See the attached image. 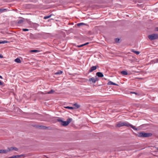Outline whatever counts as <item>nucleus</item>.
I'll return each mask as SVG.
<instances>
[{"label":"nucleus","instance_id":"1","mask_svg":"<svg viewBox=\"0 0 158 158\" xmlns=\"http://www.w3.org/2000/svg\"><path fill=\"white\" fill-rule=\"evenodd\" d=\"M123 126L131 127L134 130H137V129L136 128L135 126L126 122H119L116 125V127H118Z\"/></svg>","mask_w":158,"mask_h":158},{"label":"nucleus","instance_id":"2","mask_svg":"<svg viewBox=\"0 0 158 158\" xmlns=\"http://www.w3.org/2000/svg\"><path fill=\"white\" fill-rule=\"evenodd\" d=\"M58 121L60 122H61V124L63 126H66L68 125L71 121L72 119L70 118L68 119L66 121H63L61 119H58Z\"/></svg>","mask_w":158,"mask_h":158},{"label":"nucleus","instance_id":"3","mask_svg":"<svg viewBox=\"0 0 158 158\" xmlns=\"http://www.w3.org/2000/svg\"><path fill=\"white\" fill-rule=\"evenodd\" d=\"M152 134L151 133L140 132L138 134V136L140 137H147L151 136Z\"/></svg>","mask_w":158,"mask_h":158},{"label":"nucleus","instance_id":"4","mask_svg":"<svg viewBox=\"0 0 158 158\" xmlns=\"http://www.w3.org/2000/svg\"><path fill=\"white\" fill-rule=\"evenodd\" d=\"M148 37L151 40H155L158 38V34H153L148 35Z\"/></svg>","mask_w":158,"mask_h":158},{"label":"nucleus","instance_id":"5","mask_svg":"<svg viewBox=\"0 0 158 158\" xmlns=\"http://www.w3.org/2000/svg\"><path fill=\"white\" fill-rule=\"evenodd\" d=\"M98 80V78L95 77H92L90 78L89 80V81L92 82L94 83H95V82Z\"/></svg>","mask_w":158,"mask_h":158},{"label":"nucleus","instance_id":"6","mask_svg":"<svg viewBox=\"0 0 158 158\" xmlns=\"http://www.w3.org/2000/svg\"><path fill=\"white\" fill-rule=\"evenodd\" d=\"M8 152L11 151H12L13 150H14L15 151H17L18 150V149L15 147H11L10 148H7Z\"/></svg>","mask_w":158,"mask_h":158},{"label":"nucleus","instance_id":"7","mask_svg":"<svg viewBox=\"0 0 158 158\" xmlns=\"http://www.w3.org/2000/svg\"><path fill=\"white\" fill-rule=\"evenodd\" d=\"M97 69V67L96 66H93L89 70V73L93 72V71L96 70Z\"/></svg>","mask_w":158,"mask_h":158},{"label":"nucleus","instance_id":"8","mask_svg":"<svg viewBox=\"0 0 158 158\" xmlns=\"http://www.w3.org/2000/svg\"><path fill=\"white\" fill-rule=\"evenodd\" d=\"M96 75L99 77H103V73L100 72H98L96 73Z\"/></svg>","mask_w":158,"mask_h":158},{"label":"nucleus","instance_id":"9","mask_svg":"<svg viewBox=\"0 0 158 158\" xmlns=\"http://www.w3.org/2000/svg\"><path fill=\"white\" fill-rule=\"evenodd\" d=\"M8 152L7 149L6 150H0V153H6Z\"/></svg>","mask_w":158,"mask_h":158},{"label":"nucleus","instance_id":"10","mask_svg":"<svg viewBox=\"0 0 158 158\" xmlns=\"http://www.w3.org/2000/svg\"><path fill=\"white\" fill-rule=\"evenodd\" d=\"M23 156V155H16L10 157H9L8 158H17L18 157H20L21 156Z\"/></svg>","mask_w":158,"mask_h":158},{"label":"nucleus","instance_id":"11","mask_svg":"<svg viewBox=\"0 0 158 158\" xmlns=\"http://www.w3.org/2000/svg\"><path fill=\"white\" fill-rule=\"evenodd\" d=\"M107 84L108 85H117L111 81H109L108 82Z\"/></svg>","mask_w":158,"mask_h":158},{"label":"nucleus","instance_id":"12","mask_svg":"<svg viewBox=\"0 0 158 158\" xmlns=\"http://www.w3.org/2000/svg\"><path fill=\"white\" fill-rule=\"evenodd\" d=\"M63 73V72L61 70L58 71L55 73V75H60Z\"/></svg>","mask_w":158,"mask_h":158},{"label":"nucleus","instance_id":"13","mask_svg":"<svg viewBox=\"0 0 158 158\" xmlns=\"http://www.w3.org/2000/svg\"><path fill=\"white\" fill-rule=\"evenodd\" d=\"M15 61L18 63H20L21 62V61L20 59L19 58H17L15 60Z\"/></svg>","mask_w":158,"mask_h":158},{"label":"nucleus","instance_id":"14","mask_svg":"<svg viewBox=\"0 0 158 158\" xmlns=\"http://www.w3.org/2000/svg\"><path fill=\"white\" fill-rule=\"evenodd\" d=\"M121 73L123 75H127L128 74V73L127 72L125 71H123L121 72Z\"/></svg>","mask_w":158,"mask_h":158},{"label":"nucleus","instance_id":"15","mask_svg":"<svg viewBox=\"0 0 158 158\" xmlns=\"http://www.w3.org/2000/svg\"><path fill=\"white\" fill-rule=\"evenodd\" d=\"M54 92H55L54 91L53 89H52L50 91H49V92H48L46 94H53Z\"/></svg>","mask_w":158,"mask_h":158},{"label":"nucleus","instance_id":"16","mask_svg":"<svg viewBox=\"0 0 158 158\" xmlns=\"http://www.w3.org/2000/svg\"><path fill=\"white\" fill-rule=\"evenodd\" d=\"M131 51L136 55H139V51H135L133 50H132Z\"/></svg>","mask_w":158,"mask_h":158},{"label":"nucleus","instance_id":"17","mask_svg":"<svg viewBox=\"0 0 158 158\" xmlns=\"http://www.w3.org/2000/svg\"><path fill=\"white\" fill-rule=\"evenodd\" d=\"M73 106H75V108H76L77 109L79 108L80 106L79 105L77 104V103H75L73 105Z\"/></svg>","mask_w":158,"mask_h":158},{"label":"nucleus","instance_id":"18","mask_svg":"<svg viewBox=\"0 0 158 158\" xmlns=\"http://www.w3.org/2000/svg\"><path fill=\"white\" fill-rule=\"evenodd\" d=\"M31 52H39V51L36 50H31L30 51Z\"/></svg>","mask_w":158,"mask_h":158},{"label":"nucleus","instance_id":"19","mask_svg":"<svg viewBox=\"0 0 158 158\" xmlns=\"http://www.w3.org/2000/svg\"><path fill=\"white\" fill-rule=\"evenodd\" d=\"M64 108L66 109H73L74 108L73 107H70V106H65Z\"/></svg>","mask_w":158,"mask_h":158},{"label":"nucleus","instance_id":"20","mask_svg":"<svg viewBox=\"0 0 158 158\" xmlns=\"http://www.w3.org/2000/svg\"><path fill=\"white\" fill-rule=\"evenodd\" d=\"M51 16H52V15H48V16H45V17H44V19H48L49 18H50Z\"/></svg>","mask_w":158,"mask_h":158},{"label":"nucleus","instance_id":"21","mask_svg":"<svg viewBox=\"0 0 158 158\" xmlns=\"http://www.w3.org/2000/svg\"><path fill=\"white\" fill-rule=\"evenodd\" d=\"M6 9H0V13L6 10Z\"/></svg>","mask_w":158,"mask_h":158},{"label":"nucleus","instance_id":"22","mask_svg":"<svg viewBox=\"0 0 158 158\" xmlns=\"http://www.w3.org/2000/svg\"><path fill=\"white\" fill-rule=\"evenodd\" d=\"M84 23H79L77 24V25L78 26H80L84 25Z\"/></svg>","mask_w":158,"mask_h":158},{"label":"nucleus","instance_id":"23","mask_svg":"<svg viewBox=\"0 0 158 158\" xmlns=\"http://www.w3.org/2000/svg\"><path fill=\"white\" fill-rule=\"evenodd\" d=\"M119 40H120V39L118 38L115 39V41L117 43L119 42Z\"/></svg>","mask_w":158,"mask_h":158},{"label":"nucleus","instance_id":"24","mask_svg":"<svg viewBox=\"0 0 158 158\" xmlns=\"http://www.w3.org/2000/svg\"><path fill=\"white\" fill-rule=\"evenodd\" d=\"M2 44H5V43H7L8 42L6 41V40H4V41H2Z\"/></svg>","mask_w":158,"mask_h":158},{"label":"nucleus","instance_id":"25","mask_svg":"<svg viewBox=\"0 0 158 158\" xmlns=\"http://www.w3.org/2000/svg\"><path fill=\"white\" fill-rule=\"evenodd\" d=\"M22 30L23 31H27L29 30L27 29H23Z\"/></svg>","mask_w":158,"mask_h":158},{"label":"nucleus","instance_id":"26","mask_svg":"<svg viewBox=\"0 0 158 158\" xmlns=\"http://www.w3.org/2000/svg\"><path fill=\"white\" fill-rule=\"evenodd\" d=\"M3 85L2 82L0 80V85Z\"/></svg>","mask_w":158,"mask_h":158},{"label":"nucleus","instance_id":"27","mask_svg":"<svg viewBox=\"0 0 158 158\" xmlns=\"http://www.w3.org/2000/svg\"><path fill=\"white\" fill-rule=\"evenodd\" d=\"M0 58H3V56L2 54H0Z\"/></svg>","mask_w":158,"mask_h":158},{"label":"nucleus","instance_id":"28","mask_svg":"<svg viewBox=\"0 0 158 158\" xmlns=\"http://www.w3.org/2000/svg\"><path fill=\"white\" fill-rule=\"evenodd\" d=\"M77 47L79 48L82 47L81 45L77 46Z\"/></svg>","mask_w":158,"mask_h":158},{"label":"nucleus","instance_id":"29","mask_svg":"<svg viewBox=\"0 0 158 158\" xmlns=\"http://www.w3.org/2000/svg\"><path fill=\"white\" fill-rule=\"evenodd\" d=\"M42 128H43V129H45L46 128V127H45V126H43V127H42Z\"/></svg>","mask_w":158,"mask_h":158},{"label":"nucleus","instance_id":"30","mask_svg":"<svg viewBox=\"0 0 158 158\" xmlns=\"http://www.w3.org/2000/svg\"><path fill=\"white\" fill-rule=\"evenodd\" d=\"M155 30L156 31H158V27H156Z\"/></svg>","mask_w":158,"mask_h":158},{"label":"nucleus","instance_id":"31","mask_svg":"<svg viewBox=\"0 0 158 158\" xmlns=\"http://www.w3.org/2000/svg\"><path fill=\"white\" fill-rule=\"evenodd\" d=\"M89 44V42H87V43H85V45H87V44Z\"/></svg>","mask_w":158,"mask_h":158},{"label":"nucleus","instance_id":"32","mask_svg":"<svg viewBox=\"0 0 158 158\" xmlns=\"http://www.w3.org/2000/svg\"><path fill=\"white\" fill-rule=\"evenodd\" d=\"M85 44H81L82 47V46H85Z\"/></svg>","mask_w":158,"mask_h":158},{"label":"nucleus","instance_id":"33","mask_svg":"<svg viewBox=\"0 0 158 158\" xmlns=\"http://www.w3.org/2000/svg\"><path fill=\"white\" fill-rule=\"evenodd\" d=\"M0 78L2 79V76H0Z\"/></svg>","mask_w":158,"mask_h":158},{"label":"nucleus","instance_id":"34","mask_svg":"<svg viewBox=\"0 0 158 158\" xmlns=\"http://www.w3.org/2000/svg\"><path fill=\"white\" fill-rule=\"evenodd\" d=\"M2 44V41H0V44Z\"/></svg>","mask_w":158,"mask_h":158},{"label":"nucleus","instance_id":"35","mask_svg":"<svg viewBox=\"0 0 158 158\" xmlns=\"http://www.w3.org/2000/svg\"><path fill=\"white\" fill-rule=\"evenodd\" d=\"M131 93H133V94H136V93L134 92H131Z\"/></svg>","mask_w":158,"mask_h":158},{"label":"nucleus","instance_id":"36","mask_svg":"<svg viewBox=\"0 0 158 158\" xmlns=\"http://www.w3.org/2000/svg\"><path fill=\"white\" fill-rule=\"evenodd\" d=\"M157 61L158 62V58L157 59Z\"/></svg>","mask_w":158,"mask_h":158},{"label":"nucleus","instance_id":"37","mask_svg":"<svg viewBox=\"0 0 158 158\" xmlns=\"http://www.w3.org/2000/svg\"><path fill=\"white\" fill-rule=\"evenodd\" d=\"M157 150H158V148H157Z\"/></svg>","mask_w":158,"mask_h":158}]
</instances>
